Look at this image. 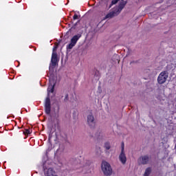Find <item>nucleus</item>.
<instances>
[{
  "label": "nucleus",
  "instance_id": "obj_1",
  "mask_svg": "<svg viewBox=\"0 0 176 176\" xmlns=\"http://www.w3.org/2000/svg\"><path fill=\"white\" fill-rule=\"evenodd\" d=\"M57 50V47H54L53 48V52L51 58V63L50 65V72L48 73V76L50 78V85L47 88V94L48 97L45 99V109L47 115L50 113L51 107H50V93H53L54 91V86L56 85V80L53 78V69L56 65H57V63L58 61L57 58V53L55 52V50Z\"/></svg>",
  "mask_w": 176,
  "mask_h": 176
},
{
  "label": "nucleus",
  "instance_id": "obj_2",
  "mask_svg": "<svg viewBox=\"0 0 176 176\" xmlns=\"http://www.w3.org/2000/svg\"><path fill=\"white\" fill-rule=\"evenodd\" d=\"M101 170L105 176H111L112 175V166H111V164H109L107 161H102L101 164Z\"/></svg>",
  "mask_w": 176,
  "mask_h": 176
},
{
  "label": "nucleus",
  "instance_id": "obj_3",
  "mask_svg": "<svg viewBox=\"0 0 176 176\" xmlns=\"http://www.w3.org/2000/svg\"><path fill=\"white\" fill-rule=\"evenodd\" d=\"M168 78V71H164L162 72L158 77H157V82L159 85H163V83H166V81Z\"/></svg>",
  "mask_w": 176,
  "mask_h": 176
},
{
  "label": "nucleus",
  "instance_id": "obj_4",
  "mask_svg": "<svg viewBox=\"0 0 176 176\" xmlns=\"http://www.w3.org/2000/svg\"><path fill=\"white\" fill-rule=\"evenodd\" d=\"M118 159L122 164H126L127 162V157H126V153H124V143L121 145V152L119 155Z\"/></svg>",
  "mask_w": 176,
  "mask_h": 176
},
{
  "label": "nucleus",
  "instance_id": "obj_5",
  "mask_svg": "<svg viewBox=\"0 0 176 176\" xmlns=\"http://www.w3.org/2000/svg\"><path fill=\"white\" fill-rule=\"evenodd\" d=\"M80 36H82V35L79 34L74 36L71 39V43L67 45V49L71 50V49H72L75 46V45H76V43L78 42V41H79Z\"/></svg>",
  "mask_w": 176,
  "mask_h": 176
},
{
  "label": "nucleus",
  "instance_id": "obj_6",
  "mask_svg": "<svg viewBox=\"0 0 176 176\" xmlns=\"http://www.w3.org/2000/svg\"><path fill=\"white\" fill-rule=\"evenodd\" d=\"M124 0H113L111 1V5H116L119 2V6H118V12H122L123 10V8L126 6V3H127L126 1H124Z\"/></svg>",
  "mask_w": 176,
  "mask_h": 176
},
{
  "label": "nucleus",
  "instance_id": "obj_7",
  "mask_svg": "<svg viewBox=\"0 0 176 176\" xmlns=\"http://www.w3.org/2000/svg\"><path fill=\"white\" fill-rule=\"evenodd\" d=\"M43 169L45 176H54V174H56V172H54V170H53V168H46V166H45V164H43Z\"/></svg>",
  "mask_w": 176,
  "mask_h": 176
},
{
  "label": "nucleus",
  "instance_id": "obj_8",
  "mask_svg": "<svg viewBox=\"0 0 176 176\" xmlns=\"http://www.w3.org/2000/svg\"><path fill=\"white\" fill-rule=\"evenodd\" d=\"M120 13V11H119V8L117 7L113 12H109L105 16V19H112V17H114V16H116V14H119Z\"/></svg>",
  "mask_w": 176,
  "mask_h": 176
},
{
  "label": "nucleus",
  "instance_id": "obj_9",
  "mask_svg": "<svg viewBox=\"0 0 176 176\" xmlns=\"http://www.w3.org/2000/svg\"><path fill=\"white\" fill-rule=\"evenodd\" d=\"M87 123L89 126H93L94 124H96V122H94V116H93L92 113H89L87 116Z\"/></svg>",
  "mask_w": 176,
  "mask_h": 176
},
{
  "label": "nucleus",
  "instance_id": "obj_10",
  "mask_svg": "<svg viewBox=\"0 0 176 176\" xmlns=\"http://www.w3.org/2000/svg\"><path fill=\"white\" fill-rule=\"evenodd\" d=\"M149 162V157H148V155H144L139 158L138 162L140 164H146Z\"/></svg>",
  "mask_w": 176,
  "mask_h": 176
},
{
  "label": "nucleus",
  "instance_id": "obj_11",
  "mask_svg": "<svg viewBox=\"0 0 176 176\" xmlns=\"http://www.w3.org/2000/svg\"><path fill=\"white\" fill-rule=\"evenodd\" d=\"M152 172V169L151 168H147L144 172V176H149V174Z\"/></svg>",
  "mask_w": 176,
  "mask_h": 176
},
{
  "label": "nucleus",
  "instance_id": "obj_12",
  "mask_svg": "<svg viewBox=\"0 0 176 176\" xmlns=\"http://www.w3.org/2000/svg\"><path fill=\"white\" fill-rule=\"evenodd\" d=\"M104 148L107 151H109V149H111V143H109V142H106L104 143Z\"/></svg>",
  "mask_w": 176,
  "mask_h": 176
},
{
  "label": "nucleus",
  "instance_id": "obj_13",
  "mask_svg": "<svg viewBox=\"0 0 176 176\" xmlns=\"http://www.w3.org/2000/svg\"><path fill=\"white\" fill-rule=\"evenodd\" d=\"M62 98L65 101H68V94H67V93L63 94Z\"/></svg>",
  "mask_w": 176,
  "mask_h": 176
},
{
  "label": "nucleus",
  "instance_id": "obj_14",
  "mask_svg": "<svg viewBox=\"0 0 176 176\" xmlns=\"http://www.w3.org/2000/svg\"><path fill=\"white\" fill-rule=\"evenodd\" d=\"M96 137L98 140H102L104 138V134L102 133H96Z\"/></svg>",
  "mask_w": 176,
  "mask_h": 176
},
{
  "label": "nucleus",
  "instance_id": "obj_15",
  "mask_svg": "<svg viewBox=\"0 0 176 176\" xmlns=\"http://www.w3.org/2000/svg\"><path fill=\"white\" fill-rule=\"evenodd\" d=\"M31 132L30 131V130L26 129L25 131V134H30Z\"/></svg>",
  "mask_w": 176,
  "mask_h": 176
},
{
  "label": "nucleus",
  "instance_id": "obj_16",
  "mask_svg": "<svg viewBox=\"0 0 176 176\" xmlns=\"http://www.w3.org/2000/svg\"><path fill=\"white\" fill-rule=\"evenodd\" d=\"M73 19H74V20L78 19V15L77 14H74Z\"/></svg>",
  "mask_w": 176,
  "mask_h": 176
},
{
  "label": "nucleus",
  "instance_id": "obj_17",
  "mask_svg": "<svg viewBox=\"0 0 176 176\" xmlns=\"http://www.w3.org/2000/svg\"><path fill=\"white\" fill-rule=\"evenodd\" d=\"M131 64H133V62H131Z\"/></svg>",
  "mask_w": 176,
  "mask_h": 176
}]
</instances>
